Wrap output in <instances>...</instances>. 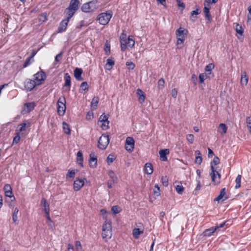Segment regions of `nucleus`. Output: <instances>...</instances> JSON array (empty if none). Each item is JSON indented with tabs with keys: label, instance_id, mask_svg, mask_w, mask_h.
<instances>
[{
	"label": "nucleus",
	"instance_id": "obj_1",
	"mask_svg": "<svg viewBox=\"0 0 251 251\" xmlns=\"http://www.w3.org/2000/svg\"><path fill=\"white\" fill-rule=\"evenodd\" d=\"M220 163V159L218 156H215L210 163V175L211 177L212 181L214 185H218L220 182L221 175L215 169L214 165H217Z\"/></svg>",
	"mask_w": 251,
	"mask_h": 251
},
{
	"label": "nucleus",
	"instance_id": "obj_2",
	"mask_svg": "<svg viewBox=\"0 0 251 251\" xmlns=\"http://www.w3.org/2000/svg\"><path fill=\"white\" fill-rule=\"evenodd\" d=\"M112 16V12L106 11L99 14L97 20L101 25H106L109 22Z\"/></svg>",
	"mask_w": 251,
	"mask_h": 251
},
{
	"label": "nucleus",
	"instance_id": "obj_3",
	"mask_svg": "<svg viewBox=\"0 0 251 251\" xmlns=\"http://www.w3.org/2000/svg\"><path fill=\"white\" fill-rule=\"evenodd\" d=\"M66 100L64 97H60L57 102V112L59 116H63L66 110Z\"/></svg>",
	"mask_w": 251,
	"mask_h": 251
},
{
	"label": "nucleus",
	"instance_id": "obj_4",
	"mask_svg": "<svg viewBox=\"0 0 251 251\" xmlns=\"http://www.w3.org/2000/svg\"><path fill=\"white\" fill-rule=\"evenodd\" d=\"M109 135L102 134L98 140V147L100 150H105L109 143Z\"/></svg>",
	"mask_w": 251,
	"mask_h": 251
},
{
	"label": "nucleus",
	"instance_id": "obj_5",
	"mask_svg": "<svg viewBox=\"0 0 251 251\" xmlns=\"http://www.w3.org/2000/svg\"><path fill=\"white\" fill-rule=\"evenodd\" d=\"M85 182H87L86 178L76 177L73 183V189L75 191H78L84 185Z\"/></svg>",
	"mask_w": 251,
	"mask_h": 251
},
{
	"label": "nucleus",
	"instance_id": "obj_6",
	"mask_svg": "<svg viewBox=\"0 0 251 251\" xmlns=\"http://www.w3.org/2000/svg\"><path fill=\"white\" fill-rule=\"evenodd\" d=\"M35 82L38 85H41L44 82L46 78L45 72L43 71L38 72L33 75Z\"/></svg>",
	"mask_w": 251,
	"mask_h": 251
},
{
	"label": "nucleus",
	"instance_id": "obj_7",
	"mask_svg": "<svg viewBox=\"0 0 251 251\" xmlns=\"http://www.w3.org/2000/svg\"><path fill=\"white\" fill-rule=\"evenodd\" d=\"M38 85L34 80L27 78L24 82L25 89L27 91H31L36 86Z\"/></svg>",
	"mask_w": 251,
	"mask_h": 251
},
{
	"label": "nucleus",
	"instance_id": "obj_8",
	"mask_svg": "<svg viewBox=\"0 0 251 251\" xmlns=\"http://www.w3.org/2000/svg\"><path fill=\"white\" fill-rule=\"evenodd\" d=\"M134 148V140L131 137H128L126 141V151L132 152Z\"/></svg>",
	"mask_w": 251,
	"mask_h": 251
},
{
	"label": "nucleus",
	"instance_id": "obj_9",
	"mask_svg": "<svg viewBox=\"0 0 251 251\" xmlns=\"http://www.w3.org/2000/svg\"><path fill=\"white\" fill-rule=\"evenodd\" d=\"M228 199V197L226 195V188H222L219 194V195L214 199V201H217L219 202L221 201V202H223L224 201Z\"/></svg>",
	"mask_w": 251,
	"mask_h": 251
},
{
	"label": "nucleus",
	"instance_id": "obj_10",
	"mask_svg": "<svg viewBox=\"0 0 251 251\" xmlns=\"http://www.w3.org/2000/svg\"><path fill=\"white\" fill-rule=\"evenodd\" d=\"M188 32V31L187 29L180 27L179 28L176 30V35L177 38L182 37V38L185 39Z\"/></svg>",
	"mask_w": 251,
	"mask_h": 251
},
{
	"label": "nucleus",
	"instance_id": "obj_11",
	"mask_svg": "<svg viewBox=\"0 0 251 251\" xmlns=\"http://www.w3.org/2000/svg\"><path fill=\"white\" fill-rule=\"evenodd\" d=\"M69 22L65 19H63L60 22L58 27V33H62L66 30Z\"/></svg>",
	"mask_w": 251,
	"mask_h": 251
},
{
	"label": "nucleus",
	"instance_id": "obj_12",
	"mask_svg": "<svg viewBox=\"0 0 251 251\" xmlns=\"http://www.w3.org/2000/svg\"><path fill=\"white\" fill-rule=\"evenodd\" d=\"M112 235V230H102L101 232V236L102 239L105 242H107L108 240L110 239Z\"/></svg>",
	"mask_w": 251,
	"mask_h": 251
},
{
	"label": "nucleus",
	"instance_id": "obj_13",
	"mask_svg": "<svg viewBox=\"0 0 251 251\" xmlns=\"http://www.w3.org/2000/svg\"><path fill=\"white\" fill-rule=\"evenodd\" d=\"M97 160V156L91 153L90 154V159L89 160L90 167L93 168H96L98 165Z\"/></svg>",
	"mask_w": 251,
	"mask_h": 251
},
{
	"label": "nucleus",
	"instance_id": "obj_14",
	"mask_svg": "<svg viewBox=\"0 0 251 251\" xmlns=\"http://www.w3.org/2000/svg\"><path fill=\"white\" fill-rule=\"evenodd\" d=\"M81 10L85 13H89L96 9V7H94L89 3L86 2L84 3L81 6Z\"/></svg>",
	"mask_w": 251,
	"mask_h": 251
},
{
	"label": "nucleus",
	"instance_id": "obj_15",
	"mask_svg": "<svg viewBox=\"0 0 251 251\" xmlns=\"http://www.w3.org/2000/svg\"><path fill=\"white\" fill-rule=\"evenodd\" d=\"M76 12L69 9V8H66L64 11V14L66 17L65 20L69 21L70 19L73 17Z\"/></svg>",
	"mask_w": 251,
	"mask_h": 251
},
{
	"label": "nucleus",
	"instance_id": "obj_16",
	"mask_svg": "<svg viewBox=\"0 0 251 251\" xmlns=\"http://www.w3.org/2000/svg\"><path fill=\"white\" fill-rule=\"evenodd\" d=\"M216 231V228L214 226H212L209 228L206 229L203 231L202 235L204 237H210L213 235L214 233Z\"/></svg>",
	"mask_w": 251,
	"mask_h": 251
},
{
	"label": "nucleus",
	"instance_id": "obj_17",
	"mask_svg": "<svg viewBox=\"0 0 251 251\" xmlns=\"http://www.w3.org/2000/svg\"><path fill=\"white\" fill-rule=\"evenodd\" d=\"M170 153L169 149L160 150L159 151L161 160L163 161H167V155Z\"/></svg>",
	"mask_w": 251,
	"mask_h": 251
},
{
	"label": "nucleus",
	"instance_id": "obj_18",
	"mask_svg": "<svg viewBox=\"0 0 251 251\" xmlns=\"http://www.w3.org/2000/svg\"><path fill=\"white\" fill-rule=\"evenodd\" d=\"M79 3L78 0H71L68 8L76 12L78 9Z\"/></svg>",
	"mask_w": 251,
	"mask_h": 251
},
{
	"label": "nucleus",
	"instance_id": "obj_19",
	"mask_svg": "<svg viewBox=\"0 0 251 251\" xmlns=\"http://www.w3.org/2000/svg\"><path fill=\"white\" fill-rule=\"evenodd\" d=\"M112 222L110 220L106 219L102 226V230H112Z\"/></svg>",
	"mask_w": 251,
	"mask_h": 251
},
{
	"label": "nucleus",
	"instance_id": "obj_20",
	"mask_svg": "<svg viewBox=\"0 0 251 251\" xmlns=\"http://www.w3.org/2000/svg\"><path fill=\"white\" fill-rule=\"evenodd\" d=\"M83 73V70L81 68H76L74 70V76L78 81L82 80L81 75Z\"/></svg>",
	"mask_w": 251,
	"mask_h": 251
},
{
	"label": "nucleus",
	"instance_id": "obj_21",
	"mask_svg": "<svg viewBox=\"0 0 251 251\" xmlns=\"http://www.w3.org/2000/svg\"><path fill=\"white\" fill-rule=\"evenodd\" d=\"M248 76L245 71H241V84L246 86L248 82Z\"/></svg>",
	"mask_w": 251,
	"mask_h": 251
},
{
	"label": "nucleus",
	"instance_id": "obj_22",
	"mask_svg": "<svg viewBox=\"0 0 251 251\" xmlns=\"http://www.w3.org/2000/svg\"><path fill=\"white\" fill-rule=\"evenodd\" d=\"M144 171L148 175H151L153 172V166L151 163H146L144 166Z\"/></svg>",
	"mask_w": 251,
	"mask_h": 251
},
{
	"label": "nucleus",
	"instance_id": "obj_23",
	"mask_svg": "<svg viewBox=\"0 0 251 251\" xmlns=\"http://www.w3.org/2000/svg\"><path fill=\"white\" fill-rule=\"evenodd\" d=\"M65 83L63 85L64 87H67L68 90H70L71 85V77L68 73H65L64 75Z\"/></svg>",
	"mask_w": 251,
	"mask_h": 251
},
{
	"label": "nucleus",
	"instance_id": "obj_24",
	"mask_svg": "<svg viewBox=\"0 0 251 251\" xmlns=\"http://www.w3.org/2000/svg\"><path fill=\"white\" fill-rule=\"evenodd\" d=\"M144 230L138 228H134L132 230V235L134 239H138L139 235L143 234Z\"/></svg>",
	"mask_w": 251,
	"mask_h": 251
},
{
	"label": "nucleus",
	"instance_id": "obj_25",
	"mask_svg": "<svg viewBox=\"0 0 251 251\" xmlns=\"http://www.w3.org/2000/svg\"><path fill=\"white\" fill-rule=\"evenodd\" d=\"M136 94L139 96L138 99L140 103H143L145 100V96L143 92L139 88L136 90Z\"/></svg>",
	"mask_w": 251,
	"mask_h": 251
},
{
	"label": "nucleus",
	"instance_id": "obj_26",
	"mask_svg": "<svg viewBox=\"0 0 251 251\" xmlns=\"http://www.w3.org/2000/svg\"><path fill=\"white\" fill-rule=\"evenodd\" d=\"M108 175L114 183H117L118 182V178L115 173L112 170H109Z\"/></svg>",
	"mask_w": 251,
	"mask_h": 251
},
{
	"label": "nucleus",
	"instance_id": "obj_27",
	"mask_svg": "<svg viewBox=\"0 0 251 251\" xmlns=\"http://www.w3.org/2000/svg\"><path fill=\"white\" fill-rule=\"evenodd\" d=\"M227 127L225 124L221 123L219 126L218 132L221 134H225L226 133Z\"/></svg>",
	"mask_w": 251,
	"mask_h": 251
},
{
	"label": "nucleus",
	"instance_id": "obj_28",
	"mask_svg": "<svg viewBox=\"0 0 251 251\" xmlns=\"http://www.w3.org/2000/svg\"><path fill=\"white\" fill-rule=\"evenodd\" d=\"M41 204L43 205L45 213L50 212L49 204L46 199L43 198L41 200Z\"/></svg>",
	"mask_w": 251,
	"mask_h": 251
},
{
	"label": "nucleus",
	"instance_id": "obj_29",
	"mask_svg": "<svg viewBox=\"0 0 251 251\" xmlns=\"http://www.w3.org/2000/svg\"><path fill=\"white\" fill-rule=\"evenodd\" d=\"M25 105L27 109V112H30L32 111L36 106L35 103L34 102H27L25 103Z\"/></svg>",
	"mask_w": 251,
	"mask_h": 251
},
{
	"label": "nucleus",
	"instance_id": "obj_30",
	"mask_svg": "<svg viewBox=\"0 0 251 251\" xmlns=\"http://www.w3.org/2000/svg\"><path fill=\"white\" fill-rule=\"evenodd\" d=\"M88 90V85L87 82L86 81L83 82L80 86L79 92L80 93H83L85 91Z\"/></svg>",
	"mask_w": 251,
	"mask_h": 251
},
{
	"label": "nucleus",
	"instance_id": "obj_31",
	"mask_svg": "<svg viewBox=\"0 0 251 251\" xmlns=\"http://www.w3.org/2000/svg\"><path fill=\"white\" fill-rule=\"evenodd\" d=\"M62 125H63V130L64 132L67 135L70 134L71 130L69 127V125L67 124L65 122H63Z\"/></svg>",
	"mask_w": 251,
	"mask_h": 251
},
{
	"label": "nucleus",
	"instance_id": "obj_32",
	"mask_svg": "<svg viewBox=\"0 0 251 251\" xmlns=\"http://www.w3.org/2000/svg\"><path fill=\"white\" fill-rule=\"evenodd\" d=\"M234 24H236V28L235 30L236 32L239 34L240 35L242 36L244 33V30L241 25H239V24L234 23Z\"/></svg>",
	"mask_w": 251,
	"mask_h": 251
},
{
	"label": "nucleus",
	"instance_id": "obj_33",
	"mask_svg": "<svg viewBox=\"0 0 251 251\" xmlns=\"http://www.w3.org/2000/svg\"><path fill=\"white\" fill-rule=\"evenodd\" d=\"M99 101V98L98 97H94L92 100L91 105L94 109H96L98 106V104Z\"/></svg>",
	"mask_w": 251,
	"mask_h": 251
},
{
	"label": "nucleus",
	"instance_id": "obj_34",
	"mask_svg": "<svg viewBox=\"0 0 251 251\" xmlns=\"http://www.w3.org/2000/svg\"><path fill=\"white\" fill-rule=\"evenodd\" d=\"M29 125L30 123L27 121H25V122L19 125V126H20V127L19 128V132L25 130L26 127L29 126Z\"/></svg>",
	"mask_w": 251,
	"mask_h": 251
},
{
	"label": "nucleus",
	"instance_id": "obj_35",
	"mask_svg": "<svg viewBox=\"0 0 251 251\" xmlns=\"http://www.w3.org/2000/svg\"><path fill=\"white\" fill-rule=\"evenodd\" d=\"M241 177L242 176L241 175H238L235 179L236 185L235 186V189H238L241 186Z\"/></svg>",
	"mask_w": 251,
	"mask_h": 251
},
{
	"label": "nucleus",
	"instance_id": "obj_36",
	"mask_svg": "<svg viewBox=\"0 0 251 251\" xmlns=\"http://www.w3.org/2000/svg\"><path fill=\"white\" fill-rule=\"evenodd\" d=\"M126 41V43L128 46H129L130 48H132L134 47L135 44V41L131 37H130V36H128L127 40Z\"/></svg>",
	"mask_w": 251,
	"mask_h": 251
},
{
	"label": "nucleus",
	"instance_id": "obj_37",
	"mask_svg": "<svg viewBox=\"0 0 251 251\" xmlns=\"http://www.w3.org/2000/svg\"><path fill=\"white\" fill-rule=\"evenodd\" d=\"M19 212V209L17 207L14 208V211L12 213V220L14 223H15L18 220L17 215Z\"/></svg>",
	"mask_w": 251,
	"mask_h": 251
},
{
	"label": "nucleus",
	"instance_id": "obj_38",
	"mask_svg": "<svg viewBox=\"0 0 251 251\" xmlns=\"http://www.w3.org/2000/svg\"><path fill=\"white\" fill-rule=\"evenodd\" d=\"M214 68V64L213 63H209L205 67V71L209 72V74H211V71Z\"/></svg>",
	"mask_w": 251,
	"mask_h": 251
},
{
	"label": "nucleus",
	"instance_id": "obj_39",
	"mask_svg": "<svg viewBox=\"0 0 251 251\" xmlns=\"http://www.w3.org/2000/svg\"><path fill=\"white\" fill-rule=\"evenodd\" d=\"M93 7H96V9L98 8L100 6V3L98 1V0H93L91 1L88 2Z\"/></svg>",
	"mask_w": 251,
	"mask_h": 251
},
{
	"label": "nucleus",
	"instance_id": "obj_40",
	"mask_svg": "<svg viewBox=\"0 0 251 251\" xmlns=\"http://www.w3.org/2000/svg\"><path fill=\"white\" fill-rule=\"evenodd\" d=\"M116 159V157L114 154H110L107 157V162L108 164L112 163Z\"/></svg>",
	"mask_w": 251,
	"mask_h": 251
},
{
	"label": "nucleus",
	"instance_id": "obj_41",
	"mask_svg": "<svg viewBox=\"0 0 251 251\" xmlns=\"http://www.w3.org/2000/svg\"><path fill=\"white\" fill-rule=\"evenodd\" d=\"M75 170H69L66 175V177L74 178L75 176Z\"/></svg>",
	"mask_w": 251,
	"mask_h": 251
},
{
	"label": "nucleus",
	"instance_id": "obj_42",
	"mask_svg": "<svg viewBox=\"0 0 251 251\" xmlns=\"http://www.w3.org/2000/svg\"><path fill=\"white\" fill-rule=\"evenodd\" d=\"M32 56H29L25 60V61L24 64H23V67L25 68L30 65L31 63V60Z\"/></svg>",
	"mask_w": 251,
	"mask_h": 251
},
{
	"label": "nucleus",
	"instance_id": "obj_43",
	"mask_svg": "<svg viewBox=\"0 0 251 251\" xmlns=\"http://www.w3.org/2000/svg\"><path fill=\"white\" fill-rule=\"evenodd\" d=\"M176 190L178 194H182L184 191V187L182 185H177L176 186Z\"/></svg>",
	"mask_w": 251,
	"mask_h": 251
},
{
	"label": "nucleus",
	"instance_id": "obj_44",
	"mask_svg": "<svg viewBox=\"0 0 251 251\" xmlns=\"http://www.w3.org/2000/svg\"><path fill=\"white\" fill-rule=\"evenodd\" d=\"M20 140V132H17L16 135L14 137L12 144H17Z\"/></svg>",
	"mask_w": 251,
	"mask_h": 251
},
{
	"label": "nucleus",
	"instance_id": "obj_45",
	"mask_svg": "<svg viewBox=\"0 0 251 251\" xmlns=\"http://www.w3.org/2000/svg\"><path fill=\"white\" fill-rule=\"evenodd\" d=\"M115 64V62H114V61L112 59H110V58H108L106 60V65H105V66L106 67L107 65L109 66L110 67H112L113 66H114ZM107 70H109L111 69V68H106Z\"/></svg>",
	"mask_w": 251,
	"mask_h": 251
},
{
	"label": "nucleus",
	"instance_id": "obj_46",
	"mask_svg": "<svg viewBox=\"0 0 251 251\" xmlns=\"http://www.w3.org/2000/svg\"><path fill=\"white\" fill-rule=\"evenodd\" d=\"M185 40V38H182V37H178L177 38L176 44L177 45H182L180 47H178L177 48L178 49H181L182 47Z\"/></svg>",
	"mask_w": 251,
	"mask_h": 251
},
{
	"label": "nucleus",
	"instance_id": "obj_47",
	"mask_svg": "<svg viewBox=\"0 0 251 251\" xmlns=\"http://www.w3.org/2000/svg\"><path fill=\"white\" fill-rule=\"evenodd\" d=\"M158 87L159 89H162L164 87L165 80L164 78H161L158 81Z\"/></svg>",
	"mask_w": 251,
	"mask_h": 251
},
{
	"label": "nucleus",
	"instance_id": "obj_48",
	"mask_svg": "<svg viewBox=\"0 0 251 251\" xmlns=\"http://www.w3.org/2000/svg\"><path fill=\"white\" fill-rule=\"evenodd\" d=\"M108 116L103 114L100 116L99 119V121L100 122H105L108 120Z\"/></svg>",
	"mask_w": 251,
	"mask_h": 251
},
{
	"label": "nucleus",
	"instance_id": "obj_49",
	"mask_svg": "<svg viewBox=\"0 0 251 251\" xmlns=\"http://www.w3.org/2000/svg\"><path fill=\"white\" fill-rule=\"evenodd\" d=\"M104 51L107 55H109L110 53V45L107 42L104 45Z\"/></svg>",
	"mask_w": 251,
	"mask_h": 251
},
{
	"label": "nucleus",
	"instance_id": "obj_50",
	"mask_svg": "<svg viewBox=\"0 0 251 251\" xmlns=\"http://www.w3.org/2000/svg\"><path fill=\"white\" fill-rule=\"evenodd\" d=\"M75 246L76 251H82V247L81 243L79 241H76L75 242Z\"/></svg>",
	"mask_w": 251,
	"mask_h": 251
},
{
	"label": "nucleus",
	"instance_id": "obj_51",
	"mask_svg": "<svg viewBox=\"0 0 251 251\" xmlns=\"http://www.w3.org/2000/svg\"><path fill=\"white\" fill-rule=\"evenodd\" d=\"M5 195L6 197H9L11 199H11L12 201H13V200H14L15 199L14 196L12 193V191H6V192H5Z\"/></svg>",
	"mask_w": 251,
	"mask_h": 251
},
{
	"label": "nucleus",
	"instance_id": "obj_52",
	"mask_svg": "<svg viewBox=\"0 0 251 251\" xmlns=\"http://www.w3.org/2000/svg\"><path fill=\"white\" fill-rule=\"evenodd\" d=\"M186 139L190 144H192L194 141V136L192 134H189L187 135Z\"/></svg>",
	"mask_w": 251,
	"mask_h": 251
},
{
	"label": "nucleus",
	"instance_id": "obj_53",
	"mask_svg": "<svg viewBox=\"0 0 251 251\" xmlns=\"http://www.w3.org/2000/svg\"><path fill=\"white\" fill-rule=\"evenodd\" d=\"M207 77V75L205 74H201L199 76L200 83H202L204 82V80H205V78Z\"/></svg>",
	"mask_w": 251,
	"mask_h": 251
},
{
	"label": "nucleus",
	"instance_id": "obj_54",
	"mask_svg": "<svg viewBox=\"0 0 251 251\" xmlns=\"http://www.w3.org/2000/svg\"><path fill=\"white\" fill-rule=\"evenodd\" d=\"M127 46V45L126 43V41H121V49L122 51H125L126 48Z\"/></svg>",
	"mask_w": 251,
	"mask_h": 251
},
{
	"label": "nucleus",
	"instance_id": "obj_55",
	"mask_svg": "<svg viewBox=\"0 0 251 251\" xmlns=\"http://www.w3.org/2000/svg\"><path fill=\"white\" fill-rule=\"evenodd\" d=\"M77 161H83V154L81 151H78L77 152Z\"/></svg>",
	"mask_w": 251,
	"mask_h": 251
},
{
	"label": "nucleus",
	"instance_id": "obj_56",
	"mask_svg": "<svg viewBox=\"0 0 251 251\" xmlns=\"http://www.w3.org/2000/svg\"><path fill=\"white\" fill-rule=\"evenodd\" d=\"M102 124L101 125V127L103 130L107 129L108 128V125L109 124V121L107 120V121L105 122H101Z\"/></svg>",
	"mask_w": 251,
	"mask_h": 251
},
{
	"label": "nucleus",
	"instance_id": "obj_57",
	"mask_svg": "<svg viewBox=\"0 0 251 251\" xmlns=\"http://www.w3.org/2000/svg\"><path fill=\"white\" fill-rule=\"evenodd\" d=\"M178 7H182V10H184L185 7V4L182 2V0H176Z\"/></svg>",
	"mask_w": 251,
	"mask_h": 251
},
{
	"label": "nucleus",
	"instance_id": "obj_58",
	"mask_svg": "<svg viewBox=\"0 0 251 251\" xmlns=\"http://www.w3.org/2000/svg\"><path fill=\"white\" fill-rule=\"evenodd\" d=\"M246 123L247 124V126L250 128V132H251V117H247Z\"/></svg>",
	"mask_w": 251,
	"mask_h": 251
},
{
	"label": "nucleus",
	"instance_id": "obj_59",
	"mask_svg": "<svg viewBox=\"0 0 251 251\" xmlns=\"http://www.w3.org/2000/svg\"><path fill=\"white\" fill-rule=\"evenodd\" d=\"M118 209V206H117V205L113 206L111 207V211L113 212V214H117L119 212Z\"/></svg>",
	"mask_w": 251,
	"mask_h": 251
},
{
	"label": "nucleus",
	"instance_id": "obj_60",
	"mask_svg": "<svg viewBox=\"0 0 251 251\" xmlns=\"http://www.w3.org/2000/svg\"><path fill=\"white\" fill-rule=\"evenodd\" d=\"M154 187L155 190H154V193L156 194L157 196H158L160 195V188L157 184H155Z\"/></svg>",
	"mask_w": 251,
	"mask_h": 251
},
{
	"label": "nucleus",
	"instance_id": "obj_61",
	"mask_svg": "<svg viewBox=\"0 0 251 251\" xmlns=\"http://www.w3.org/2000/svg\"><path fill=\"white\" fill-rule=\"evenodd\" d=\"M126 65L128 67L129 69L132 70L135 67V64L132 62H126Z\"/></svg>",
	"mask_w": 251,
	"mask_h": 251
},
{
	"label": "nucleus",
	"instance_id": "obj_62",
	"mask_svg": "<svg viewBox=\"0 0 251 251\" xmlns=\"http://www.w3.org/2000/svg\"><path fill=\"white\" fill-rule=\"evenodd\" d=\"M162 182L163 186L166 187L168 185V180L166 178V177H162Z\"/></svg>",
	"mask_w": 251,
	"mask_h": 251
},
{
	"label": "nucleus",
	"instance_id": "obj_63",
	"mask_svg": "<svg viewBox=\"0 0 251 251\" xmlns=\"http://www.w3.org/2000/svg\"><path fill=\"white\" fill-rule=\"evenodd\" d=\"M202 161V156L196 157L195 163L198 164H201Z\"/></svg>",
	"mask_w": 251,
	"mask_h": 251
},
{
	"label": "nucleus",
	"instance_id": "obj_64",
	"mask_svg": "<svg viewBox=\"0 0 251 251\" xmlns=\"http://www.w3.org/2000/svg\"><path fill=\"white\" fill-rule=\"evenodd\" d=\"M63 54V52L61 51L58 54H57L55 57V61L56 62H59L60 59H59V58H61L62 55Z\"/></svg>",
	"mask_w": 251,
	"mask_h": 251
}]
</instances>
